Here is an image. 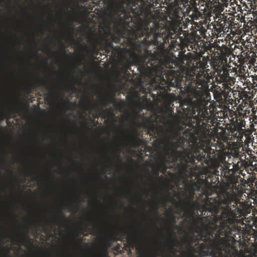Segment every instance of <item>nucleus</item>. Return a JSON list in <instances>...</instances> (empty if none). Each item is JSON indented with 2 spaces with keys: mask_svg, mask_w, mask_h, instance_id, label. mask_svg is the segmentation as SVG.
Wrapping results in <instances>:
<instances>
[{
  "mask_svg": "<svg viewBox=\"0 0 257 257\" xmlns=\"http://www.w3.org/2000/svg\"><path fill=\"white\" fill-rule=\"evenodd\" d=\"M170 221L173 225H174V224H176V217L175 215H174L173 214H172V213H170Z\"/></svg>",
  "mask_w": 257,
  "mask_h": 257,
  "instance_id": "obj_32",
  "label": "nucleus"
},
{
  "mask_svg": "<svg viewBox=\"0 0 257 257\" xmlns=\"http://www.w3.org/2000/svg\"><path fill=\"white\" fill-rule=\"evenodd\" d=\"M45 225L47 226L48 225V223L46 222L45 224Z\"/></svg>",
  "mask_w": 257,
  "mask_h": 257,
  "instance_id": "obj_52",
  "label": "nucleus"
},
{
  "mask_svg": "<svg viewBox=\"0 0 257 257\" xmlns=\"http://www.w3.org/2000/svg\"><path fill=\"white\" fill-rule=\"evenodd\" d=\"M159 171H160V170L159 169V166L158 165V166L156 168V169H154V175H155L156 176H159Z\"/></svg>",
  "mask_w": 257,
  "mask_h": 257,
  "instance_id": "obj_35",
  "label": "nucleus"
},
{
  "mask_svg": "<svg viewBox=\"0 0 257 257\" xmlns=\"http://www.w3.org/2000/svg\"><path fill=\"white\" fill-rule=\"evenodd\" d=\"M87 4L86 0H72V9L74 10H78V11H82V10H86L85 5Z\"/></svg>",
  "mask_w": 257,
  "mask_h": 257,
  "instance_id": "obj_20",
  "label": "nucleus"
},
{
  "mask_svg": "<svg viewBox=\"0 0 257 257\" xmlns=\"http://www.w3.org/2000/svg\"><path fill=\"white\" fill-rule=\"evenodd\" d=\"M101 16L100 15V9L97 8V24H98V28H97V55L101 53L100 50L99 49V47L100 45V33H99V17Z\"/></svg>",
  "mask_w": 257,
  "mask_h": 257,
  "instance_id": "obj_25",
  "label": "nucleus"
},
{
  "mask_svg": "<svg viewBox=\"0 0 257 257\" xmlns=\"http://www.w3.org/2000/svg\"><path fill=\"white\" fill-rule=\"evenodd\" d=\"M212 176V175H197V180L193 181L188 184L193 189H194L195 192L200 191L202 194L209 196L212 194V192L214 191L213 184L209 182L208 180V179H211Z\"/></svg>",
  "mask_w": 257,
  "mask_h": 257,
  "instance_id": "obj_8",
  "label": "nucleus"
},
{
  "mask_svg": "<svg viewBox=\"0 0 257 257\" xmlns=\"http://www.w3.org/2000/svg\"><path fill=\"white\" fill-rule=\"evenodd\" d=\"M114 111V109L112 107H110L109 109L106 111L104 115V117L106 118L104 120V122L106 125L113 124L114 122V118L115 116Z\"/></svg>",
  "mask_w": 257,
  "mask_h": 257,
  "instance_id": "obj_19",
  "label": "nucleus"
},
{
  "mask_svg": "<svg viewBox=\"0 0 257 257\" xmlns=\"http://www.w3.org/2000/svg\"><path fill=\"white\" fill-rule=\"evenodd\" d=\"M128 239L129 241L133 242V243L135 241V239L133 238V237H131L130 236H128Z\"/></svg>",
  "mask_w": 257,
  "mask_h": 257,
  "instance_id": "obj_39",
  "label": "nucleus"
},
{
  "mask_svg": "<svg viewBox=\"0 0 257 257\" xmlns=\"http://www.w3.org/2000/svg\"><path fill=\"white\" fill-rule=\"evenodd\" d=\"M99 122L97 121V257H99V204L100 203L99 198V174L98 172L99 163V145L100 142V128L98 126Z\"/></svg>",
  "mask_w": 257,
  "mask_h": 257,
  "instance_id": "obj_9",
  "label": "nucleus"
},
{
  "mask_svg": "<svg viewBox=\"0 0 257 257\" xmlns=\"http://www.w3.org/2000/svg\"><path fill=\"white\" fill-rule=\"evenodd\" d=\"M140 116V115L139 112H135L134 117H135V119H137V118L139 117Z\"/></svg>",
  "mask_w": 257,
  "mask_h": 257,
  "instance_id": "obj_37",
  "label": "nucleus"
},
{
  "mask_svg": "<svg viewBox=\"0 0 257 257\" xmlns=\"http://www.w3.org/2000/svg\"><path fill=\"white\" fill-rule=\"evenodd\" d=\"M93 108L94 111L96 110V101H94L93 104Z\"/></svg>",
  "mask_w": 257,
  "mask_h": 257,
  "instance_id": "obj_40",
  "label": "nucleus"
},
{
  "mask_svg": "<svg viewBox=\"0 0 257 257\" xmlns=\"http://www.w3.org/2000/svg\"><path fill=\"white\" fill-rule=\"evenodd\" d=\"M36 88V85L33 84H30L27 87V90L30 93H33L34 89Z\"/></svg>",
  "mask_w": 257,
  "mask_h": 257,
  "instance_id": "obj_31",
  "label": "nucleus"
},
{
  "mask_svg": "<svg viewBox=\"0 0 257 257\" xmlns=\"http://www.w3.org/2000/svg\"><path fill=\"white\" fill-rule=\"evenodd\" d=\"M93 117H94V119H95L96 118V114L94 113L93 114ZM96 124V123L95 122V120H94V127H95Z\"/></svg>",
  "mask_w": 257,
  "mask_h": 257,
  "instance_id": "obj_42",
  "label": "nucleus"
},
{
  "mask_svg": "<svg viewBox=\"0 0 257 257\" xmlns=\"http://www.w3.org/2000/svg\"><path fill=\"white\" fill-rule=\"evenodd\" d=\"M171 233L172 234V233H174V231L173 230H171V231H170Z\"/></svg>",
  "mask_w": 257,
  "mask_h": 257,
  "instance_id": "obj_48",
  "label": "nucleus"
},
{
  "mask_svg": "<svg viewBox=\"0 0 257 257\" xmlns=\"http://www.w3.org/2000/svg\"><path fill=\"white\" fill-rule=\"evenodd\" d=\"M108 198L110 200V202L111 203V202L112 201V200H113V197H112L111 196H110V195H108ZM111 207L112 209V210H113V212H114V215L117 216V217H117V213L116 212V211H115L114 207H113V206L112 205V204L111 203Z\"/></svg>",
  "mask_w": 257,
  "mask_h": 257,
  "instance_id": "obj_33",
  "label": "nucleus"
},
{
  "mask_svg": "<svg viewBox=\"0 0 257 257\" xmlns=\"http://www.w3.org/2000/svg\"><path fill=\"white\" fill-rule=\"evenodd\" d=\"M218 76L219 78L220 82L223 83V85L226 88H230L231 86L234 83V78L230 77L229 70L227 69L222 67L216 70Z\"/></svg>",
  "mask_w": 257,
  "mask_h": 257,
  "instance_id": "obj_11",
  "label": "nucleus"
},
{
  "mask_svg": "<svg viewBox=\"0 0 257 257\" xmlns=\"http://www.w3.org/2000/svg\"><path fill=\"white\" fill-rule=\"evenodd\" d=\"M72 161L73 162H75V163L76 162V161L75 159H73Z\"/></svg>",
  "mask_w": 257,
  "mask_h": 257,
  "instance_id": "obj_54",
  "label": "nucleus"
},
{
  "mask_svg": "<svg viewBox=\"0 0 257 257\" xmlns=\"http://www.w3.org/2000/svg\"><path fill=\"white\" fill-rule=\"evenodd\" d=\"M60 22H61L62 24H63V23H62V20H60Z\"/></svg>",
  "mask_w": 257,
  "mask_h": 257,
  "instance_id": "obj_63",
  "label": "nucleus"
},
{
  "mask_svg": "<svg viewBox=\"0 0 257 257\" xmlns=\"http://www.w3.org/2000/svg\"><path fill=\"white\" fill-rule=\"evenodd\" d=\"M235 123H236V125H238V120H235Z\"/></svg>",
  "mask_w": 257,
  "mask_h": 257,
  "instance_id": "obj_50",
  "label": "nucleus"
},
{
  "mask_svg": "<svg viewBox=\"0 0 257 257\" xmlns=\"http://www.w3.org/2000/svg\"><path fill=\"white\" fill-rule=\"evenodd\" d=\"M207 199L208 206H203L204 215L207 213L210 223L214 227L201 222V218H194L193 229L188 236V245L201 257L211 255L212 257H230L233 245L229 242V237H232L235 228L234 218L242 212L238 205L239 202L229 193H225L218 199Z\"/></svg>",
  "mask_w": 257,
  "mask_h": 257,
  "instance_id": "obj_2",
  "label": "nucleus"
},
{
  "mask_svg": "<svg viewBox=\"0 0 257 257\" xmlns=\"http://www.w3.org/2000/svg\"><path fill=\"white\" fill-rule=\"evenodd\" d=\"M125 68L126 69H131V62L130 60H127L124 65Z\"/></svg>",
  "mask_w": 257,
  "mask_h": 257,
  "instance_id": "obj_34",
  "label": "nucleus"
},
{
  "mask_svg": "<svg viewBox=\"0 0 257 257\" xmlns=\"http://www.w3.org/2000/svg\"><path fill=\"white\" fill-rule=\"evenodd\" d=\"M107 167L109 169V170H111V165L108 166Z\"/></svg>",
  "mask_w": 257,
  "mask_h": 257,
  "instance_id": "obj_47",
  "label": "nucleus"
},
{
  "mask_svg": "<svg viewBox=\"0 0 257 257\" xmlns=\"http://www.w3.org/2000/svg\"><path fill=\"white\" fill-rule=\"evenodd\" d=\"M255 185L257 187V179H256V181L255 183Z\"/></svg>",
  "mask_w": 257,
  "mask_h": 257,
  "instance_id": "obj_53",
  "label": "nucleus"
},
{
  "mask_svg": "<svg viewBox=\"0 0 257 257\" xmlns=\"http://www.w3.org/2000/svg\"><path fill=\"white\" fill-rule=\"evenodd\" d=\"M168 0H135L131 7V12H122L123 16L120 17L122 24L125 27H131L133 23L137 26L136 29L128 30L127 37L124 41L126 45L133 50L144 54L141 56V61L144 65H153L155 61H160L167 70L166 79L160 75L157 86L164 91L169 90L170 86L195 90L196 88H208L210 82V77L208 72L201 70L198 74L193 72L181 76L179 72L173 70L178 66V62L172 56L167 54L169 40L178 36L176 29H169L166 25L162 27L156 21L153 22V27L150 23L156 20L152 9L158 4L167 3Z\"/></svg>",
  "mask_w": 257,
  "mask_h": 257,
  "instance_id": "obj_1",
  "label": "nucleus"
},
{
  "mask_svg": "<svg viewBox=\"0 0 257 257\" xmlns=\"http://www.w3.org/2000/svg\"><path fill=\"white\" fill-rule=\"evenodd\" d=\"M67 90L69 92H76L78 91V89L74 86V84L72 83L68 86Z\"/></svg>",
  "mask_w": 257,
  "mask_h": 257,
  "instance_id": "obj_30",
  "label": "nucleus"
},
{
  "mask_svg": "<svg viewBox=\"0 0 257 257\" xmlns=\"http://www.w3.org/2000/svg\"><path fill=\"white\" fill-rule=\"evenodd\" d=\"M65 219V220H68V218H66L65 217V215L64 213V211H63L62 209H60L59 211V216L57 218V219L54 220L53 221L54 224H57L58 223V220L60 219Z\"/></svg>",
  "mask_w": 257,
  "mask_h": 257,
  "instance_id": "obj_27",
  "label": "nucleus"
},
{
  "mask_svg": "<svg viewBox=\"0 0 257 257\" xmlns=\"http://www.w3.org/2000/svg\"><path fill=\"white\" fill-rule=\"evenodd\" d=\"M173 112V111H170V113H171V114H172V112Z\"/></svg>",
  "mask_w": 257,
  "mask_h": 257,
  "instance_id": "obj_60",
  "label": "nucleus"
},
{
  "mask_svg": "<svg viewBox=\"0 0 257 257\" xmlns=\"http://www.w3.org/2000/svg\"><path fill=\"white\" fill-rule=\"evenodd\" d=\"M116 43H120V38H117V40L115 41Z\"/></svg>",
  "mask_w": 257,
  "mask_h": 257,
  "instance_id": "obj_45",
  "label": "nucleus"
},
{
  "mask_svg": "<svg viewBox=\"0 0 257 257\" xmlns=\"http://www.w3.org/2000/svg\"><path fill=\"white\" fill-rule=\"evenodd\" d=\"M140 179L141 180V181L142 180V177H140Z\"/></svg>",
  "mask_w": 257,
  "mask_h": 257,
  "instance_id": "obj_62",
  "label": "nucleus"
},
{
  "mask_svg": "<svg viewBox=\"0 0 257 257\" xmlns=\"http://www.w3.org/2000/svg\"><path fill=\"white\" fill-rule=\"evenodd\" d=\"M139 125L140 127L146 128L151 136L153 134L154 135H155V134L158 135L160 132V128L157 125L155 124L154 122L152 121L150 119H148L146 120H144L142 122L139 123Z\"/></svg>",
  "mask_w": 257,
  "mask_h": 257,
  "instance_id": "obj_12",
  "label": "nucleus"
},
{
  "mask_svg": "<svg viewBox=\"0 0 257 257\" xmlns=\"http://www.w3.org/2000/svg\"><path fill=\"white\" fill-rule=\"evenodd\" d=\"M121 48L120 46H114L111 42H107L102 49V51L106 54V56H109L110 58H114L116 55L120 53Z\"/></svg>",
  "mask_w": 257,
  "mask_h": 257,
  "instance_id": "obj_13",
  "label": "nucleus"
},
{
  "mask_svg": "<svg viewBox=\"0 0 257 257\" xmlns=\"http://www.w3.org/2000/svg\"><path fill=\"white\" fill-rule=\"evenodd\" d=\"M104 100L106 103L113 104L117 107H121L123 103V101L120 99L118 100L120 101V103L117 102V99H115V96L111 91H108L105 96Z\"/></svg>",
  "mask_w": 257,
  "mask_h": 257,
  "instance_id": "obj_18",
  "label": "nucleus"
},
{
  "mask_svg": "<svg viewBox=\"0 0 257 257\" xmlns=\"http://www.w3.org/2000/svg\"><path fill=\"white\" fill-rule=\"evenodd\" d=\"M164 151L168 157H172V162H177L179 160L182 166L183 171H188V165L187 162H193L194 160L191 152H188L186 150L178 151L177 140H170L169 143L165 144Z\"/></svg>",
  "mask_w": 257,
  "mask_h": 257,
  "instance_id": "obj_5",
  "label": "nucleus"
},
{
  "mask_svg": "<svg viewBox=\"0 0 257 257\" xmlns=\"http://www.w3.org/2000/svg\"><path fill=\"white\" fill-rule=\"evenodd\" d=\"M138 194H139L140 199L142 200L143 201H145V200L144 199H143L142 195L141 193V192H138Z\"/></svg>",
  "mask_w": 257,
  "mask_h": 257,
  "instance_id": "obj_38",
  "label": "nucleus"
},
{
  "mask_svg": "<svg viewBox=\"0 0 257 257\" xmlns=\"http://www.w3.org/2000/svg\"><path fill=\"white\" fill-rule=\"evenodd\" d=\"M206 88H196L195 90L188 89L193 94L194 97L190 99H186L182 101L180 103L179 108H177L178 112L177 116H175V120L181 130H184V135L188 139L184 138V136H180L178 135L177 138L178 149H182L189 151L191 148V141L189 140V136L185 134L186 131L191 130L189 124L191 122H193V117L197 115L198 111L196 106L198 104L203 103V98L205 95V92L203 91Z\"/></svg>",
  "mask_w": 257,
  "mask_h": 257,
  "instance_id": "obj_4",
  "label": "nucleus"
},
{
  "mask_svg": "<svg viewBox=\"0 0 257 257\" xmlns=\"http://www.w3.org/2000/svg\"><path fill=\"white\" fill-rule=\"evenodd\" d=\"M32 175V173H30L28 174V176H31Z\"/></svg>",
  "mask_w": 257,
  "mask_h": 257,
  "instance_id": "obj_55",
  "label": "nucleus"
},
{
  "mask_svg": "<svg viewBox=\"0 0 257 257\" xmlns=\"http://www.w3.org/2000/svg\"><path fill=\"white\" fill-rule=\"evenodd\" d=\"M93 71L94 73V77H93V95L96 96V61H95V59L96 57L95 55L96 54V36H94L93 37Z\"/></svg>",
  "mask_w": 257,
  "mask_h": 257,
  "instance_id": "obj_16",
  "label": "nucleus"
},
{
  "mask_svg": "<svg viewBox=\"0 0 257 257\" xmlns=\"http://www.w3.org/2000/svg\"><path fill=\"white\" fill-rule=\"evenodd\" d=\"M96 11V8H95V9H94V12L95 13H96H96L95 12V11Z\"/></svg>",
  "mask_w": 257,
  "mask_h": 257,
  "instance_id": "obj_57",
  "label": "nucleus"
},
{
  "mask_svg": "<svg viewBox=\"0 0 257 257\" xmlns=\"http://www.w3.org/2000/svg\"><path fill=\"white\" fill-rule=\"evenodd\" d=\"M18 112V109L17 107H11L8 111V115L10 117H12V115L15 114L16 113Z\"/></svg>",
  "mask_w": 257,
  "mask_h": 257,
  "instance_id": "obj_28",
  "label": "nucleus"
},
{
  "mask_svg": "<svg viewBox=\"0 0 257 257\" xmlns=\"http://www.w3.org/2000/svg\"><path fill=\"white\" fill-rule=\"evenodd\" d=\"M186 189L188 191V195L187 196V200L184 199L183 201L184 208L186 210L190 211L199 210L200 204L198 199L194 201L195 195L194 189H193L189 185L186 186Z\"/></svg>",
  "mask_w": 257,
  "mask_h": 257,
  "instance_id": "obj_10",
  "label": "nucleus"
},
{
  "mask_svg": "<svg viewBox=\"0 0 257 257\" xmlns=\"http://www.w3.org/2000/svg\"><path fill=\"white\" fill-rule=\"evenodd\" d=\"M162 203L165 204V201H162L160 199H158L157 201L154 202V205L156 212L158 210L159 205L162 204Z\"/></svg>",
  "mask_w": 257,
  "mask_h": 257,
  "instance_id": "obj_29",
  "label": "nucleus"
},
{
  "mask_svg": "<svg viewBox=\"0 0 257 257\" xmlns=\"http://www.w3.org/2000/svg\"><path fill=\"white\" fill-rule=\"evenodd\" d=\"M95 25H96V23H94V33H93V35L94 36H96V34H95Z\"/></svg>",
  "mask_w": 257,
  "mask_h": 257,
  "instance_id": "obj_44",
  "label": "nucleus"
},
{
  "mask_svg": "<svg viewBox=\"0 0 257 257\" xmlns=\"http://www.w3.org/2000/svg\"><path fill=\"white\" fill-rule=\"evenodd\" d=\"M180 40V43L181 45L183 47H186L190 48H193V46L195 47L197 43L196 37L192 33H189L187 35L185 36L184 37H178Z\"/></svg>",
  "mask_w": 257,
  "mask_h": 257,
  "instance_id": "obj_14",
  "label": "nucleus"
},
{
  "mask_svg": "<svg viewBox=\"0 0 257 257\" xmlns=\"http://www.w3.org/2000/svg\"><path fill=\"white\" fill-rule=\"evenodd\" d=\"M173 41H174V40L171 41V43H173Z\"/></svg>",
  "mask_w": 257,
  "mask_h": 257,
  "instance_id": "obj_61",
  "label": "nucleus"
},
{
  "mask_svg": "<svg viewBox=\"0 0 257 257\" xmlns=\"http://www.w3.org/2000/svg\"><path fill=\"white\" fill-rule=\"evenodd\" d=\"M38 82L39 85L44 87L47 90H49V92L47 93V97L50 99H52L55 94V91L53 90H50L49 87L47 86V82L44 80L39 81Z\"/></svg>",
  "mask_w": 257,
  "mask_h": 257,
  "instance_id": "obj_24",
  "label": "nucleus"
},
{
  "mask_svg": "<svg viewBox=\"0 0 257 257\" xmlns=\"http://www.w3.org/2000/svg\"><path fill=\"white\" fill-rule=\"evenodd\" d=\"M209 98L205 93L203 103L198 104L196 108L198 113L196 116L193 117L194 122H190L189 124L191 130L187 131L185 135L189 136V140L191 141V145L188 152H191L193 158V162H187L188 165V171L192 173L195 165V160L201 162V164L203 165L202 160L205 159L204 162L205 164L209 165L210 163L213 162L216 158V153L214 149L209 148L206 150L201 148L203 146L204 140L206 133L201 128V126L206 125L207 123L212 121V115L213 108H208Z\"/></svg>",
  "mask_w": 257,
  "mask_h": 257,
  "instance_id": "obj_3",
  "label": "nucleus"
},
{
  "mask_svg": "<svg viewBox=\"0 0 257 257\" xmlns=\"http://www.w3.org/2000/svg\"><path fill=\"white\" fill-rule=\"evenodd\" d=\"M106 27H107V29L109 30V31L110 32V31L111 30V27L110 26V24H107Z\"/></svg>",
  "mask_w": 257,
  "mask_h": 257,
  "instance_id": "obj_41",
  "label": "nucleus"
},
{
  "mask_svg": "<svg viewBox=\"0 0 257 257\" xmlns=\"http://www.w3.org/2000/svg\"><path fill=\"white\" fill-rule=\"evenodd\" d=\"M93 4H94L95 5H96V3L95 2V0H93Z\"/></svg>",
  "mask_w": 257,
  "mask_h": 257,
  "instance_id": "obj_51",
  "label": "nucleus"
},
{
  "mask_svg": "<svg viewBox=\"0 0 257 257\" xmlns=\"http://www.w3.org/2000/svg\"><path fill=\"white\" fill-rule=\"evenodd\" d=\"M232 20H233L232 17H229L228 18H227V17H223V20H221L219 23L220 28L222 29L225 30L226 28L229 27L230 26H232L233 23L232 22Z\"/></svg>",
  "mask_w": 257,
  "mask_h": 257,
  "instance_id": "obj_22",
  "label": "nucleus"
},
{
  "mask_svg": "<svg viewBox=\"0 0 257 257\" xmlns=\"http://www.w3.org/2000/svg\"><path fill=\"white\" fill-rule=\"evenodd\" d=\"M170 247L171 249H174V245L172 243H170Z\"/></svg>",
  "mask_w": 257,
  "mask_h": 257,
  "instance_id": "obj_43",
  "label": "nucleus"
},
{
  "mask_svg": "<svg viewBox=\"0 0 257 257\" xmlns=\"http://www.w3.org/2000/svg\"><path fill=\"white\" fill-rule=\"evenodd\" d=\"M104 223L107 229L104 241L108 246H111L113 241L117 240L118 235L119 233H120L121 235H124L125 232L121 230L118 224H115L112 222L111 214L109 212L107 213L104 220Z\"/></svg>",
  "mask_w": 257,
  "mask_h": 257,
  "instance_id": "obj_7",
  "label": "nucleus"
},
{
  "mask_svg": "<svg viewBox=\"0 0 257 257\" xmlns=\"http://www.w3.org/2000/svg\"><path fill=\"white\" fill-rule=\"evenodd\" d=\"M165 153L163 154L160 157V163L158 164V167L159 170L163 173H165L168 169L167 164H169L172 162V160L170 159V158ZM175 163V162H173Z\"/></svg>",
  "mask_w": 257,
  "mask_h": 257,
  "instance_id": "obj_17",
  "label": "nucleus"
},
{
  "mask_svg": "<svg viewBox=\"0 0 257 257\" xmlns=\"http://www.w3.org/2000/svg\"><path fill=\"white\" fill-rule=\"evenodd\" d=\"M255 80L257 81V76L255 77V78L254 79V81H255Z\"/></svg>",
  "mask_w": 257,
  "mask_h": 257,
  "instance_id": "obj_58",
  "label": "nucleus"
},
{
  "mask_svg": "<svg viewBox=\"0 0 257 257\" xmlns=\"http://www.w3.org/2000/svg\"><path fill=\"white\" fill-rule=\"evenodd\" d=\"M99 58H97V119L100 116V112H99V103L100 99V85L99 82L98 81L99 78V70L100 69V62H101L102 58H100V60H99Z\"/></svg>",
  "mask_w": 257,
  "mask_h": 257,
  "instance_id": "obj_21",
  "label": "nucleus"
},
{
  "mask_svg": "<svg viewBox=\"0 0 257 257\" xmlns=\"http://www.w3.org/2000/svg\"><path fill=\"white\" fill-rule=\"evenodd\" d=\"M99 1H97V7H98L99 6Z\"/></svg>",
  "mask_w": 257,
  "mask_h": 257,
  "instance_id": "obj_49",
  "label": "nucleus"
},
{
  "mask_svg": "<svg viewBox=\"0 0 257 257\" xmlns=\"http://www.w3.org/2000/svg\"><path fill=\"white\" fill-rule=\"evenodd\" d=\"M230 257H257L256 255H243L239 254L238 249L234 248L233 246L232 251L231 253Z\"/></svg>",
  "mask_w": 257,
  "mask_h": 257,
  "instance_id": "obj_26",
  "label": "nucleus"
},
{
  "mask_svg": "<svg viewBox=\"0 0 257 257\" xmlns=\"http://www.w3.org/2000/svg\"><path fill=\"white\" fill-rule=\"evenodd\" d=\"M110 160L111 161V160H113V158H112V157H110Z\"/></svg>",
  "mask_w": 257,
  "mask_h": 257,
  "instance_id": "obj_56",
  "label": "nucleus"
},
{
  "mask_svg": "<svg viewBox=\"0 0 257 257\" xmlns=\"http://www.w3.org/2000/svg\"><path fill=\"white\" fill-rule=\"evenodd\" d=\"M107 130H108V136H110V132H109V127H108V128H107Z\"/></svg>",
  "mask_w": 257,
  "mask_h": 257,
  "instance_id": "obj_46",
  "label": "nucleus"
},
{
  "mask_svg": "<svg viewBox=\"0 0 257 257\" xmlns=\"http://www.w3.org/2000/svg\"><path fill=\"white\" fill-rule=\"evenodd\" d=\"M65 102L66 103H69V101H68V100H66V101H65Z\"/></svg>",
  "mask_w": 257,
  "mask_h": 257,
  "instance_id": "obj_59",
  "label": "nucleus"
},
{
  "mask_svg": "<svg viewBox=\"0 0 257 257\" xmlns=\"http://www.w3.org/2000/svg\"><path fill=\"white\" fill-rule=\"evenodd\" d=\"M165 139L162 140V144L165 145L169 143L170 140L176 141L178 138V134L175 133H171L167 135V133H165Z\"/></svg>",
  "mask_w": 257,
  "mask_h": 257,
  "instance_id": "obj_23",
  "label": "nucleus"
},
{
  "mask_svg": "<svg viewBox=\"0 0 257 257\" xmlns=\"http://www.w3.org/2000/svg\"><path fill=\"white\" fill-rule=\"evenodd\" d=\"M93 257H96V128L93 133Z\"/></svg>",
  "mask_w": 257,
  "mask_h": 257,
  "instance_id": "obj_6",
  "label": "nucleus"
},
{
  "mask_svg": "<svg viewBox=\"0 0 257 257\" xmlns=\"http://www.w3.org/2000/svg\"><path fill=\"white\" fill-rule=\"evenodd\" d=\"M139 136L140 134L137 133V130L134 128V133L130 136V139L128 142L131 147L136 149L144 145V140L143 138H140Z\"/></svg>",
  "mask_w": 257,
  "mask_h": 257,
  "instance_id": "obj_15",
  "label": "nucleus"
},
{
  "mask_svg": "<svg viewBox=\"0 0 257 257\" xmlns=\"http://www.w3.org/2000/svg\"><path fill=\"white\" fill-rule=\"evenodd\" d=\"M173 202H175V203L176 204V206L177 207H180V206L181 205V202H177L175 199H173Z\"/></svg>",
  "mask_w": 257,
  "mask_h": 257,
  "instance_id": "obj_36",
  "label": "nucleus"
}]
</instances>
